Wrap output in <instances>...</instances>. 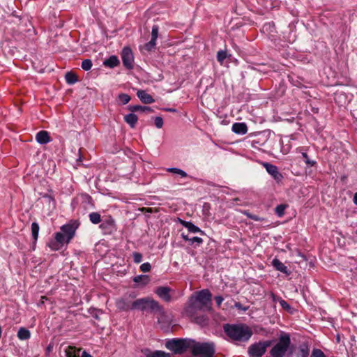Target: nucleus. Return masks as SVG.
I'll return each mask as SVG.
<instances>
[{"label": "nucleus", "mask_w": 357, "mask_h": 357, "mask_svg": "<svg viewBox=\"0 0 357 357\" xmlns=\"http://www.w3.org/2000/svg\"><path fill=\"white\" fill-rule=\"evenodd\" d=\"M150 357H171V354L162 351H155L151 354Z\"/></svg>", "instance_id": "35"}, {"label": "nucleus", "mask_w": 357, "mask_h": 357, "mask_svg": "<svg viewBox=\"0 0 357 357\" xmlns=\"http://www.w3.org/2000/svg\"><path fill=\"white\" fill-rule=\"evenodd\" d=\"M81 357H92L91 354H89V353H87L86 351H84L82 354V356Z\"/></svg>", "instance_id": "50"}, {"label": "nucleus", "mask_w": 357, "mask_h": 357, "mask_svg": "<svg viewBox=\"0 0 357 357\" xmlns=\"http://www.w3.org/2000/svg\"><path fill=\"white\" fill-rule=\"evenodd\" d=\"M310 349L307 346L301 347L296 357H308Z\"/></svg>", "instance_id": "30"}, {"label": "nucleus", "mask_w": 357, "mask_h": 357, "mask_svg": "<svg viewBox=\"0 0 357 357\" xmlns=\"http://www.w3.org/2000/svg\"><path fill=\"white\" fill-rule=\"evenodd\" d=\"M158 36V26L157 25H153L151 31V40H157Z\"/></svg>", "instance_id": "38"}, {"label": "nucleus", "mask_w": 357, "mask_h": 357, "mask_svg": "<svg viewBox=\"0 0 357 357\" xmlns=\"http://www.w3.org/2000/svg\"><path fill=\"white\" fill-rule=\"evenodd\" d=\"M223 328L227 335L235 341H247L252 335L251 330L244 325L227 324Z\"/></svg>", "instance_id": "2"}, {"label": "nucleus", "mask_w": 357, "mask_h": 357, "mask_svg": "<svg viewBox=\"0 0 357 357\" xmlns=\"http://www.w3.org/2000/svg\"><path fill=\"white\" fill-rule=\"evenodd\" d=\"M291 337L289 333L282 332L269 351L271 357H284L291 347Z\"/></svg>", "instance_id": "3"}, {"label": "nucleus", "mask_w": 357, "mask_h": 357, "mask_svg": "<svg viewBox=\"0 0 357 357\" xmlns=\"http://www.w3.org/2000/svg\"><path fill=\"white\" fill-rule=\"evenodd\" d=\"M36 139L40 144H46L52 141L49 132L46 130L39 131L36 134Z\"/></svg>", "instance_id": "13"}, {"label": "nucleus", "mask_w": 357, "mask_h": 357, "mask_svg": "<svg viewBox=\"0 0 357 357\" xmlns=\"http://www.w3.org/2000/svg\"><path fill=\"white\" fill-rule=\"evenodd\" d=\"M172 289L170 287L164 286L158 287L155 290V293L158 296V297L167 303L172 301Z\"/></svg>", "instance_id": "11"}, {"label": "nucleus", "mask_w": 357, "mask_h": 357, "mask_svg": "<svg viewBox=\"0 0 357 357\" xmlns=\"http://www.w3.org/2000/svg\"><path fill=\"white\" fill-rule=\"evenodd\" d=\"M135 296L133 294H126L116 300L115 305L119 311L128 312L132 310H137L135 307L137 299L134 301Z\"/></svg>", "instance_id": "7"}, {"label": "nucleus", "mask_w": 357, "mask_h": 357, "mask_svg": "<svg viewBox=\"0 0 357 357\" xmlns=\"http://www.w3.org/2000/svg\"><path fill=\"white\" fill-rule=\"evenodd\" d=\"M223 298L220 296H215V303L216 304L218 305V306H220L222 301H223Z\"/></svg>", "instance_id": "48"}, {"label": "nucleus", "mask_w": 357, "mask_h": 357, "mask_svg": "<svg viewBox=\"0 0 357 357\" xmlns=\"http://www.w3.org/2000/svg\"><path fill=\"white\" fill-rule=\"evenodd\" d=\"M137 310L142 311H149L151 312H155L160 314H164L165 310L163 307L154 299L150 297H145L137 299V303L135 305Z\"/></svg>", "instance_id": "5"}, {"label": "nucleus", "mask_w": 357, "mask_h": 357, "mask_svg": "<svg viewBox=\"0 0 357 357\" xmlns=\"http://www.w3.org/2000/svg\"><path fill=\"white\" fill-rule=\"evenodd\" d=\"M115 226L114 220L109 217L108 219L105 220L100 225V228L101 229H108L110 231L111 229H113Z\"/></svg>", "instance_id": "22"}, {"label": "nucleus", "mask_w": 357, "mask_h": 357, "mask_svg": "<svg viewBox=\"0 0 357 357\" xmlns=\"http://www.w3.org/2000/svg\"><path fill=\"white\" fill-rule=\"evenodd\" d=\"M47 245L52 250H59L63 247V245L59 243L55 238L50 240Z\"/></svg>", "instance_id": "29"}, {"label": "nucleus", "mask_w": 357, "mask_h": 357, "mask_svg": "<svg viewBox=\"0 0 357 357\" xmlns=\"http://www.w3.org/2000/svg\"><path fill=\"white\" fill-rule=\"evenodd\" d=\"M165 110L167 112H176V109H174V108H167V109H165Z\"/></svg>", "instance_id": "51"}, {"label": "nucleus", "mask_w": 357, "mask_h": 357, "mask_svg": "<svg viewBox=\"0 0 357 357\" xmlns=\"http://www.w3.org/2000/svg\"><path fill=\"white\" fill-rule=\"evenodd\" d=\"M121 58L123 66L127 69H132L134 56L130 47H124L122 51Z\"/></svg>", "instance_id": "9"}, {"label": "nucleus", "mask_w": 357, "mask_h": 357, "mask_svg": "<svg viewBox=\"0 0 357 357\" xmlns=\"http://www.w3.org/2000/svg\"><path fill=\"white\" fill-rule=\"evenodd\" d=\"M124 120L132 128H134L138 121V117L135 114L130 113L124 116Z\"/></svg>", "instance_id": "18"}, {"label": "nucleus", "mask_w": 357, "mask_h": 357, "mask_svg": "<svg viewBox=\"0 0 357 357\" xmlns=\"http://www.w3.org/2000/svg\"><path fill=\"white\" fill-rule=\"evenodd\" d=\"M154 123L158 128H161L163 126L162 118L160 116L155 117L154 119Z\"/></svg>", "instance_id": "45"}, {"label": "nucleus", "mask_w": 357, "mask_h": 357, "mask_svg": "<svg viewBox=\"0 0 357 357\" xmlns=\"http://www.w3.org/2000/svg\"><path fill=\"white\" fill-rule=\"evenodd\" d=\"M272 264L277 271L285 273L287 275H290V271L288 268L278 259L275 258L272 261Z\"/></svg>", "instance_id": "16"}, {"label": "nucleus", "mask_w": 357, "mask_h": 357, "mask_svg": "<svg viewBox=\"0 0 357 357\" xmlns=\"http://www.w3.org/2000/svg\"><path fill=\"white\" fill-rule=\"evenodd\" d=\"M167 172L174 173V174H178L181 175L182 177L187 176L186 172H185L184 171H183L180 169H178V168H169L167 169Z\"/></svg>", "instance_id": "37"}, {"label": "nucleus", "mask_w": 357, "mask_h": 357, "mask_svg": "<svg viewBox=\"0 0 357 357\" xmlns=\"http://www.w3.org/2000/svg\"><path fill=\"white\" fill-rule=\"evenodd\" d=\"M66 81L69 84H73L78 81L77 75L73 72H68L65 75Z\"/></svg>", "instance_id": "24"}, {"label": "nucleus", "mask_w": 357, "mask_h": 357, "mask_svg": "<svg viewBox=\"0 0 357 357\" xmlns=\"http://www.w3.org/2000/svg\"><path fill=\"white\" fill-rule=\"evenodd\" d=\"M192 340L188 339H172L166 342L165 347L174 351L175 354H181L188 349H191Z\"/></svg>", "instance_id": "6"}, {"label": "nucleus", "mask_w": 357, "mask_h": 357, "mask_svg": "<svg viewBox=\"0 0 357 357\" xmlns=\"http://www.w3.org/2000/svg\"><path fill=\"white\" fill-rule=\"evenodd\" d=\"M89 217L90 221L93 224H98L102 221L100 214L97 212L91 213Z\"/></svg>", "instance_id": "25"}, {"label": "nucleus", "mask_w": 357, "mask_h": 357, "mask_svg": "<svg viewBox=\"0 0 357 357\" xmlns=\"http://www.w3.org/2000/svg\"><path fill=\"white\" fill-rule=\"evenodd\" d=\"M75 351L76 349L75 347L68 346V347L66 350V357H76Z\"/></svg>", "instance_id": "36"}, {"label": "nucleus", "mask_w": 357, "mask_h": 357, "mask_svg": "<svg viewBox=\"0 0 357 357\" xmlns=\"http://www.w3.org/2000/svg\"><path fill=\"white\" fill-rule=\"evenodd\" d=\"M181 237H182V238H183L185 241H190V238H189V237H188V235H185L184 233H182V234H181Z\"/></svg>", "instance_id": "49"}, {"label": "nucleus", "mask_w": 357, "mask_h": 357, "mask_svg": "<svg viewBox=\"0 0 357 357\" xmlns=\"http://www.w3.org/2000/svg\"><path fill=\"white\" fill-rule=\"evenodd\" d=\"M139 268H140L141 271H142L144 273H146V272H149L151 271V266L150 263L146 262V263L142 264L140 266Z\"/></svg>", "instance_id": "42"}, {"label": "nucleus", "mask_w": 357, "mask_h": 357, "mask_svg": "<svg viewBox=\"0 0 357 357\" xmlns=\"http://www.w3.org/2000/svg\"><path fill=\"white\" fill-rule=\"evenodd\" d=\"M287 207L286 204H280L275 208V213L279 216L282 217L284 214V210Z\"/></svg>", "instance_id": "34"}, {"label": "nucleus", "mask_w": 357, "mask_h": 357, "mask_svg": "<svg viewBox=\"0 0 357 357\" xmlns=\"http://www.w3.org/2000/svg\"><path fill=\"white\" fill-rule=\"evenodd\" d=\"M155 40L151 39V40L144 45V48L149 52L152 51L155 47Z\"/></svg>", "instance_id": "39"}, {"label": "nucleus", "mask_w": 357, "mask_h": 357, "mask_svg": "<svg viewBox=\"0 0 357 357\" xmlns=\"http://www.w3.org/2000/svg\"><path fill=\"white\" fill-rule=\"evenodd\" d=\"M273 342L274 340H264L252 344L248 351L250 357H262Z\"/></svg>", "instance_id": "8"}, {"label": "nucleus", "mask_w": 357, "mask_h": 357, "mask_svg": "<svg viewBox=\"0 0 357 357\" xmlns=\"http://www.w3.org/2000/svg\"><path fill=\"white\" fill-rule=\"evenodd\" d=\"M45 300H47V298L45 296H41L40 304H43Z\"/></svg>", "instance_id": "53"}, {"label": "nucleus", "mask_w": 357, "mask_h": 357, "mask_svg": "<svg viewBox=\"0 0 357 357\" xmlns=\"http://www.w3.org/2000/svg\"><path fill=\"white\" fill-rule=\"evenodd\" d=\"M354 202L356 204H357V192L355 193L354 197Z\"/></svg>", "instance_id": "54"}, {"label": "nucleus", "mask_w": 357, "mask_h": 357, "mask_svg": "<svg viewBox=\"0 0 357 357\" xmlns=\"http://www.w3.org/2000/svg\"><path fill=\"white\" fill-rule=\"evenodd\" d=\"M119 64V60L116 56H111L109 59H106L103 62V65L113 68Z\"/></svg>", "instance_id": "19"}, {"label": "nucleus", "mask_w": 357, "mask_h": 357, "mask_svg": "<svg viewBox=\"0 0 357 357\" xmlns=\"http://www.w3.org/2000/svg\"><path fill=\"white\" fill-rule=\"evenodd\" d=\"M231 130L236 134L245 135L248 132V127L245 123H234L232 125Z\"/></svg>", "instance_id": "15"}, {"label": "nucleus", "mask_w": 357, "mask_h": 357, "mask_svg": "<svg viewBox=\"0 0 357 357\" xmlns=\"http://www.w3.org/2000/svg\"><path fill=\"white\" fill-rule=\"evenodd\" d=\"M280 305L282 306V307L283 309H285V310H289L290 309V305L287 303V301H285L283 299H280Z\"/></svg>", "instance_id": "47"}, {"label": "nucleus", "mask_w": 357, "mask_h": 357, "mask_svg": "<svg viewBox=\"0 0 357 357\" xmlns=\"http://www.w3.org/2000/svg\"><path fill=\"white\" fill-rule=\"evenodd\" d=\"M189 242L190 243L191 245L193 244L194 243H197L198 245H200L203 243V239L202 238L195 236L190 238Z\"/></svg>", "instance_id": "46"}, {"label": "nucleus", "mask_w": 357, "mask_h": 357, "mask_svg": "<svg viewBox=\"0 0 357 357\" xmlns=\"http://www.w3.org/2000/svg\"><path fill=\"white\" fill-rule=\"evenodd\" d=\"M128 110H130L132 112H153V110L150 107L147 106H141V105H130L128 106Z\"/></svg>", "instance_id": "20"}, {"label": "nucleus", "mask_w": 357, "mask_h": 357, "mask_svg": "<svg viewBox=\"0 0 357 357\" xmlns=\"http://www.w3.org/2000/svg\"><path fill=\"white\" fill-rule=\"evenodd\" d=\"M92 65L91 60L86 59L82 61L81 67L84 70L87 71L91 68Z\"/></svg>", "instance_id": "31"}, {"label": "nucleus", "mask_w": 357, "mask_h": 357, "mask_svg": "<svg viewBox=\"0 0 357 357\" xmlns=\"http://www.w3.org/2000/svg\"><path fill=\"white\" fill-rule=\"evenodd\" d=\"M302 156L305 158V162L306 164L309 165L311 167H313L316 165V162L314 160H311L308 158V155L306 153H303Z\"/></svg>", "instance_id": "43"}, {"label": "nucleus", "mask_w": 357, "mask_h": 357, "mask_svg": "<svg viewBox=\"0 0 357 357\" xmlns=\"http://www.w3.org/2000/svg\"><path fill=\"white\" fill-rule=\"evenodd\" d=\"M133 261L136 264H139L142 260V255L139 252H135L132 253Z\"/></svg>", "instance_id": "40"}, {"label": "nucleus", "mask_w": 357, "mask_h": 357, "mask_svg": "<svg viewBox=\"0 0 357 357\" xmlns=\"http://www.w3.org/2000/svg\"><path fill=\"white\" fill-rule=\"evenodd\" d=\"M139 210L142 212V213H156L158 211V209L156 208H146V207H142V208H139Z\"/></svg>", "instance_id": "44"}, {"label": "nucleus", "mask_w": 357, "mask_h": 357, "mask_svg": "<svg viewBox=\"0 0 357 357\" xmlns=\"http://www.w3.org/2000/svg\"><path fill=\"white\" fill-rule=\"evenodd\" d=\"M211 298L212 294L208 289L195 292L188 300L184 314L196 324H206L207 317L204 312L211 310Z\"/></svg>", "instance_id": "1"}, {"label": "nucleus", "mask_w": 357, "mask_h": 357, "mask_svg": "<svg viewBox=\"0 0 357 357\" xmlns=\"http://www.w3.org/2000/svg\"><path fill=\"white\" fill-rule=\"evenodd\" d=\"M39 225L37 222H33L31 224V234L34 242H36L38 237Z\"/></svg>", "instance_id": "27"}, {"label": "nucleus", "mask_w": 357, "mask_h": 357, "mask_svg": "<svg viewBox=\"0 0 357 357\" xmlns=\"http://www.w3.org/2000/svg\"><path fill=\"white\" fill-rule=\"evenodd\" d=\"M264 167L269 174H271L273 178L278 182L280 181L283 178V176L279 172L278 167L268 162L264 163Z\"/></svg>", "instance_id": "12"}, {"label": "nucleus", "mask_w": 357, "mask_h": 357, "mask_svg": "<svg viewBox=\"0 0 357 357\" xmlns=\"http://www.w3.org/2000/svg\"><path fill=\"white\" fill-rule=\"evenodd\" d=\"M54 238L59 243L61 244L63 246L64 244H68L67 238L62 232H56L55 234Z\"/></svg>", "instance_id": "26"}, {"label": "nucleus", "mask_w": 357, "mask_h": 357, "mask_svg": "<svg viewBox=\"0 0 357 357\" xmlns=\"http://www.w3.org/2000/svg\"><path fill=\"white\" fill-rule=\"evenodd\" d=\"M227 57V54L226 51L220 50L217 54V60L222 65L223 63L224 60Z\"/></svg>", "instance_id": "32"}, {"label": "nucleus", "mask_w": 357, "mask_h": 357, "mask_svg": "<svg viewBox=\"0 0 357 357\" xmlns=\"http://www.w3.org/2000/svg\"><path fill=\"white\" fill-rule=\"evenodd\" d=\"M191 353L195 357H213L215 354V344L213 342L199 343L192 340Z\"/></svg>", "instance_id": "4"}, {"label": "nucleus", "mask_w": 357, "mask_h": 357, "mask_svg": "<svg viewBox=\"0 0 357 357\" xmlns=\"http://www.w3.org/2000/svg\"><path fill=\"white\" fill-rule=\"evenodd\" d=\"M137 96L144 104H151L155 102L154 98L144 90H139L137 92Z\"/></svg>", "instance_id": "14"}, {"label": "nucleus", "mask_w": 357, "mask_h": 357, "mask_svg": "<svg viewBox=\"0 0 357 357\" xmlns=\"http://www.w3.org/2000/svg\"><path fill=\"white\" fill-rule=\"evenodd\" d=\"M118 99L123 105H126L130 100V96L126 93H120Z\"/></svg>", "instance_id": "33"}, {"label": "nucleus", "mask_w": 357, "mask_h": 357, "mask_svg": "<svg viewBox=\"0 0 357 357\" xmlns=\"http://www.w3.org/2000/svg\"><path fill=\"white\" fill-rule=\"evenodd\" d=\"M98 312H101L100 311L96 312V313L93 314V317L96 319H100Z\"/></svg>", "instance_id": "52"}, {"label": "nucleus", "mask_w": 357, "mask_h": 357, "mask_svg": "<svg viewBox=\"0 0 357 357\" xmlns=\"http://www.w3.org/2000/svg\"><path fill=\"white\" fill-rule=\"evenodd\" d=\"M77 227H78V224L76 222L63 225L61 227V232L67 238V243H68L70 241V240L74 237L75 234V230Z\"/></svg>", "instance_id": "10"}, {"label": "nucleus", "mask_w": 357, "mask_h": 357, "mask_svg": "<svg viewBox=\"0 0 357 357\" xmlns=\"http://www.w3.org/2000/svg\"><path fill=\"white\" fill-rule=\"evenodd\" d=\"M271 297L273 298V300L275 301L276 299V296L273 293L271 294Z\"/></svg>", "instance_id": "55"}, {"label": "nucleus", "mask_w": 357, "mask_h": 357, "mask_svg": "<svg viewBox=\"0 0 357 357\" xmlns=\"http://www.w3.org/2000/svg\"><path fill=\"white\" fill-rule=\"evenodd\" d=\"M311 357H326V356L321 349H314L312 352Z\"/></svg>", "instance_id": "41"}, {"label": "nucleus", "mask_w": 357, "mask_h": 357, "mask_svg": "<svg viewBox=\"0 0 357 357\" xmlns=\"http://www.w3.org/2000/svg\"><path fill=\"white\" fill-rule=\"evenodd\" d=\"M133 282L141 286H145L150 282V278L147 275H140L134 277Z\"/></svg>", "instance_id": "17"}, {"label": "nucleus", "mask_w": 357, "mask_h": 357, "mask_svg": "<svg viewBox=\"0 0 357 357\" xmlns=\"http://www.w3.org/2000/svg\"><path fill=\"white\" fill-rule=\"evenodd\" d=\"M30 331L25 328H20L17 332V337L20 340H26L30 338Z\"/></svg>", "instance_id": "23"}, {"label": "nucleus", "mask_w": 357, "mask_h": 357, "mask_svg": "<svg viewBox=\"0 0 357 357\" xmlns=\"http://www.w3.org/2000/svg\"><path fill=\"white\" fill-rule=\"evenodd\" d=\"M182 225L188 229V230L190 231V232H192V233H201L202 234H204V231H202L198 227H197L196 225H195L193 223H192L191 222H186V221H183L182 222Z\"/></svg>", "instance_id": "21"}, {"label": "nucleus", "mask_w": 357, "mask_h": 357, "mask_svg": "<svg viewBox=\"0 0 357 357\" xmlns=\"http://www.w3.org/2000/svg\"><path fill=\"white\" fill-rule=\"evenodd\" d=\"M242 213L244 214L245 215H246L248 218L253 220L255 221L263 222L265 220V218L259 217L256 215H253V214L250 213L248 211H243Z\"/></svg>", "instance_id": "28"}]
</instances>
